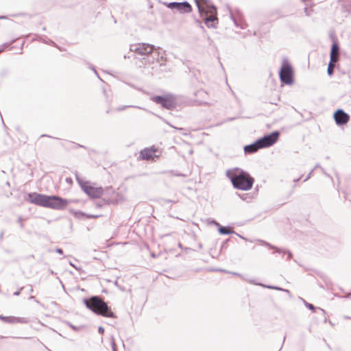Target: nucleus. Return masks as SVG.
I'll return each mask as SVG.
<instances>
[{
  "label": "nucleus",
  "mask_w": 351,
  "mask_h": 351,
  "mask_svg": "<svg viewBox=\"0 0 351 351\" xmlns=\"http://www.w3.org/2000/svg\"><path fill=\"white\" fill-rule=\"evenodd\" d=\"M27 200L35 205L58 210L65 209L72 202V200L59 196L47 195L37 193H28Z\"/></svg>",
  "instance_id": "1"
},
{
  "label": "nucleus",
  "mask_w": 351,
  "mask_h": 351,
  "mask_svg": "<svg viewBox=\"0 0 351 351\" xmlns=\"http://www.w3.org/2000/svg\"><path fill=\"white\" fill-rule=\"evenodd\" d=\"M226 177L230 179L234 188L248 191L252 189L254 180L250 174L239 168H232L226 171Z\"/></svg>",
  "instance_id": "2"
},
{
  "label": "nucleus",
  "mask_w": 351,
  "mask_h": 351,
  "mask_svg": "<svg viewBox=\"0 0 351 351\" xmlns=\"http://www.w3.org/2000/svg\"><path fill=\"white\" fill-rule=\"evenodd\" d=\"M84 301L86 306L96 314L107 317H116L108 304L98 296H93Z\"/></svg>",
  "instance_id": "3"
},
{
  "label": "nucleus",
  "mask_w": 351,
  "mask_h": 351,
  "mask_svg": "<svg viewBox=\"0 0 351 351\" xmlns=\"http://www.w3.org/2000/svg\"><path fill=\"white\" fill-rule=\"evenodd\" d=\"M279 76L280 80L286 84H291L293 82V69L291 66L286 59L283 60L282 64L279 72Z\"/></svg>",
  "instance_id": "4"
},
{
  "label": "nucleus",
  "mask_w": 351,
  "mask_h": 351,
  "mask_svg": "<svg viewBox=\"0 0 351 351\" xmlns=\"http://www.w3.org/2000/svg\"><path fill=\"white\" fill-rule=\"evenodd\" d=\"M196 5L201 15L204 14L217 15V8L208 0H195Z\"/></svg>",
  "instance_id": "5"
},
{
  "label": "nucleus",
  "mask_w": 351,
  "mask_h": 351,
  "mask_svg": "<svg viewBox=\"0 0 351 351\" xmlns=\"http://www.w3.org/2000/svg\"><path fill=\"white\" fill-rule=\"evenodd\" d=\"M279 136L280 132L278 131H274L258 139L257 144L260 145L261 149L268 147L273 145L278 141Z\"/></svg>",
  "instance_id": "6"
},
{
  "label": "nucleus",
  "mask_w": 351,
  "mask_h": 351,
  "mask_svg": "<svg viewBox=\"0 0 351 351\" xmlns=\"http://www.w3.org/2000/svg\"><path fill=\"white\" fill-rule=\"evenodd\" d=\"M162 3L170 9L177 10L181 14L189 13L192 10L191 5L187 1L170 3L163 2Z\"/></svg>",
  "instance_id": "7"
},
{
  "label": "nucleus",
  "mask_w": 351,
  "mask_h": 351,
  "mask_svg": "<svg viewBox=\"0 0 351 351\" xmlns=\"http://www.w3.org/2000/svg\"><path fill=\"white\" fill-rule=\"evenodd\" d=\"M154 50V46L147 43H138L130 46V51L139 55H149Z\"/></svg>",
  "instance_id": "8"
},
{
  "label": "nucleus",
  "mask_w": 351,
  "mask_h": 351,
  "mask_svg": "<svg viewBox=\"0 0 351 351\" xmlns=\"http://www.w3.org/2000/svg\"><path fill=\"white\" fill-rule=\"evenodd\" d=\"M83 191L92 198H98L101 196L103 189L101 187H93L87 182L82 183L79 180Z\"/></svg>",
  "instance_id": "9"
},
{
  "label": "nucleus",
  "mask_w": 351,
  "mask_h": 351,
  "mask_svg": "<svg viewBox=\"0 0 351 351\" xmlns=\"http://www.w3.org/2000/svg\"><path fill=\"white\" fill-rule=\"evenodd\" d=\"M151 99L155 103L160 104L168 110H172L176 107L175 100L171 97L154 96Z\"/></svg>",
  "instance_id": "10"
},
{
  "label": "nucleus",
  "mask_w": 351,
  "mask_h": 351,
  "mask_svg": "<svg viewBox=\"0 0 351 351\" xmlns=\"http://www.w3.org/2000/svg\"><path fill=\"white\" fill-rule=\"evenodd\" d=\"M333 117L337 125H342L347 123L350 119V116L342 109H338L334 113Z\"/></svg>",
  "instance_id": "11"
},
{
  "label": "nucleus",
  "mask_w": 351,
  "mask_h": 351,
  "mask_svg": "<svg viewBox=\"0 0 351 351\" xmlns=\"http://www.w3.org/2000/svg\"><path fill=\"white\" fill-rule=\"evenodd\" d=\"M0 319L2 321L9 323V324H27L29 323V320L27 318L25 317H14V316H3L0 315Z\"/></svg>",
  "instance_id": "12"
},
{
  "label": "nucleus",
  "mask_w": 351,
  "mask_h": 351,
  "mask_svg": "<svg viewBox=\"0 0 351 351\" xmlns=\"http://www.w3.org/2000/svg\"><path fill=\"white\" fill-rule=\"evenodd\" d=\"M156 149L154 147L145 148L140 152V158L143 160H150L153 159L156 155L155 153Z\"/></svg>",
  "instance_id": "13"
},
{
  "label": "nucleus",
  "mask_w": 351,
  "mask_h": 351,
  "mask_svg": "<svg viewBox=\"0 0 351 351\" xmlns=\"http://www.w3.org/2000/svg\"><path fill=\"white\" fill-rule=\"evenodd\" d=\"M230 18L237 27L242 29L246 27L247 25L243 23L242 17L239 13L234 14L231 12Z\"/></svg>",
  "instance_id": "14"
},
{
  "label": "nucleus",
  "mask_w": 351,
  "mask_h": 351,
  "mask_svg": "<svg viewBox=\"0 0 351 351\" xmlns=\"http://www.w3.org/2000/svg\"><path fill=\"white\" fill-rule=\"evenodd\" d=\"M153 53V58L156 59V62L160 64V65H162L163 64V62L165 61V51H162L159 48L156 49L154 47V50L152 51Z\"/></svg>",
  "instance_id": "15"
},
{
  "label": "nucleus",
  "mask_w": 351,
  "mask_h": 351,
  "mask_svg": "<svg viewBox=\"0 0 351 351\" xmlns=\"http://www.w3.org/2000/svg\"><path fill=\"white\" fill-rule=\"evenodd\" d=\"M204 23L208 28H216L218 19L216 15H211L204 19Z\"/></svg>",
  "instance_id": "16"
},
{
  "label": "nucleus",
  "mask_w": 351,
  "mask_h": 351,
  "mask_svg": "<svg viewBox=\"0 0 351 351\" xmlns=\"http://www.w3.org/2000/svg\"><path fill=\"white\" fill-rule=\"evenodd\" d=\"M339 47L337 43H334L332 45L330 58L331 62H337L339 59Z\"/></svg>",
  "instance_id": "17"
},
{
  "label": "nucleus",
  "mask_w": 351,
  "mask_h": 351,
  "mask_svg": "<svg viewBox=\"0 0 351 351\" xmlns=\"http://www.w3.org/2000/svg\"><path fill=\"white\" fill-rule=\"evenodd\" d=\"M261 149L259 144H257V141L254 143L245 145L244 147V152L245 154H253Z\"/></svg>",
  "instance_id": "18"
},
{
  "label": "nucleus",
  "mask_w": 351,
  "mask_h": 351,
  "mask_svg": "<svg viewBox=\"0 0 351 351\" xmlns=\"http://www.w3.org/2000/svg\"><path fill=\"white\" fill-rule=\"evenodd\" d=\"M215 223L219 227V232L221 234H230L234 233V231L230 230L227 227L221 226L218 223Z\"/></svg>",
  "instance_id": "19"
},
{
  "label": "nucleus",
  "mask_w": 351,
  "mask_h": 351,
  "mask_svg": "<svg viewBox=\"0 0 351 351\" xmlns=\"http://www.w3.org/2000/svg\"><path fill=\"white\" fill-rule=\"evenodd\" d=\"M250 283H252V284H254V285H261V286H263V287H265L268 289H276V290H281V291H286V292H289L288 290L287 289H282L278 287H275V286H270V285H267V286H265V285H263L262 284H259V283H256L254 282L252 280H247Z\"/></svg>",
  "instance_id": "20"
},
{
  "label": "nucleus",
  "mask_w": 351,
  "mask_h": 351,
  "mask_svg": "<svg viewBox=\"0 0 351 351\" xmlns=\"http://www.w3.org/2000/svg\"><path fill=\"white\" fill-rule=\"evenodd\" d=\"M336 62H331V59L330 60V62L328 66L327 73L328 75H332L333 73L334 68H335V63Z\"/></svg>",
  "instance_id": "21"
},
{
  "label": "nucleus",
  "mask_w": 351,
  "mask_h": 351,
  "mask_svg": "<svg viewBox=\"0 0 351 351\" xmlns=\"http://www.w3.org/2000/svg\"><path fill=\"white\" fill-rule=\"evenodd\" d=\"M274 249L276 250V252L277 253H279V254H280V253H284V254L287 253L288 254V259H290L292 257V254L290 252H289V251H287L285 250H282V249L278 248L276 247Z\"/></svg>",
  "instance_id": "22"
},
{
  "label": "nucleus",
  "mask_w": 351,
  "mask_h": 351,
  "mask_svg": "<svg viewBox=\"0 0 351 351\" xmlns=\"http://www.w3.org/2000/svg\"><path fill=\"white\" fill-rule=\"evenodd\" d=\"M257 241H258V243H260L261 244H262V245H265V246L269 247V248H276V247H275V246H274V245H271V244H270V243H269L268 242L265 241H263V240L258 239V240H257Z\"/></svg>",
  "instance_id": "23"
},
{
  "label": "nucleus",
  "mask_w": 351,
  "mask_h": 351,
  "mask_svg": "<svg viewBox=\"0 0 351 351\" xmlns=\"http://www.w3.org/2000/svg\"><path fill=\"white\" fill-rule=\"evenodd\" d=\"M130 107L137 108L136 106H122L116 108L115 110L120 112V111L125 110V109H127L128 108H130Z\"/></svg>",
  "instance_id": "24"
},
{
  "label": "nucleus",
  "mask_w": 351,
  "mask_h": 351,
  "mask_svg": "<svg viewBox=\"0 0 351 351\" xmlns=\"http://www.w3.org/2000/svg\"><path fill=\"white\" fill-rule=\"evenodd\" d=\"M239 197L242 199L243 200L248 201V199H251L246 194H239Z\"/></svg>",
  "instance_id": "25"
},
{
  "label": "nucleus",
  "mask_w": 351,
  "mask_h": 351,
  "mask_svg": "<svg viewBox=\"0 0 351 351\" xmlns=\"http://www.w3.org/2000/svg\"><path fill=\"white\" fill-rule=\"evenodd\" d=\"M313 171H314V169H312V170L311 171V172L307 175V176L306 177V178L304 180V182L307 181V180L311 178V175H312V173H313Z\"/></svg>",
  "instance_id": "26"
},
{
  "label": "nucleus",
  "mask_w": 351,
  "mask_h": 351,
  "mask_svg": "<svg viewBox=\"0 0 351 351\" xmlns=\"http://www.w3.org/2000/svg\"><path fill=\"white\" fill-rule=\"evenodd\" d=\"M305 304H306V306L309 309H311V310L314 311V310H315V306H314L313 304H311L306 303Z\"/></svg>",
  "instance_id": "27"
},
{
  "label": "nucleus",
  "mask_w": 351,
  "mask_h": 351,
  "mask_svg": "<svg viewBox=\"0 0 351 351\" xmlns=\"http://www.w3.org/2000/svg\"><path fill=\"white\" fill-rule=\"evenodd\" d=\"M13 41H12L11 43H4L1 45V47L3 48V49H5L6 47H9L10 45L12 43Z\"/></svg>",
  "instance_id": "28"
},
{
  "label": "nucleus",
  "mask_w": 351,
  "mask_h": 351,
  "mask_svg": "<svg viewBox=\"0 0 351 351\" xmlns=\"http://www.w3.org/2000/svg\"><path fill=\"white\" fill-rule=\"evenodd\" d=\"M304 12L306 16L311 15V10H309L307 8H304Z\"/></svg>",
  "instance_id": "29"
},
{
  "label": "nucleus",
  "mask_w": 351,
  "mask_h": 351,
  "mask_svg": "<svg viewBox=\"0 0 351 351\" xmlns=\"http://www.w3.org/2000/svg\"><path fill=\"white\" fill-rule=\"evenodd\" d=\"M98 332L99 334H103L104 332V328L102 326H99L98 328Z\"/></svg>",
  "instance_id": "30"
},
{
  "label": "nucleus",
  "mask_w": 351,
  "mask_h": 351,
  "mask_svg": "<svg viewBox=\"0 0 351 351\" xmlns=\"http://www.w3.org/2000/svg\"><path fill=\"white\" fill-rule=\"evenodd\" d=\"M84 215H85V214H84ZM86 217L87 218H96V217H97V215H86Z\"/></svg>",
  "instance_id": "31"
},
{
  "label": "nucleus",
  "mask_w": 351,
  "mask_h": 351,
  "mask_svg": "<svg viewBox=\"0 0 351 351\" xmlns=\"http://www.w3.org/2000/svg\"><path fill=\"white\" fill-rule=\"evenodd\" d=\"M21 221H22V219H21V217H19V219H18V221L20 223L21 228H23V224Z\"/></svg>",
  "instance_id": "32"
},
{
  "label": "nucleus",
  "mask_w": 351,
  "mask_h": 351,
  "mask_svg": "<svg viewBox=\"0 0 351 351\" xmlns=\"http://www.w3.org/2000/svg\"><path fill=\"white\" fill-rule=\"evenodd\" d=\"M22 289H23V287H21V288L20 289V290H19V291H17L14 292V295H19L20 294V293H21V290H22Z\"/></svg>",
  "instance_id": "33"
},
{
  "label": "nucleus",
  "mask_w": 351,
  "mask_h": 351,
  "mask_svg": "<svg viewBox=\"0 0 351 351\" xmlns=\"http://www.w3.org/2000/svg\"><path fill=\"white\" fill-rule=\"evenodd\" d=\"M56 252L58 253V254H62V250L60 249V248H57L56 250Z\"/></svg>",
  "instance_id": "34"
},
{
  "label": "nucleus",
  "mask_w": 351,
  "mask_h": 351,
  "mask_svg": "<svg viewBox=\"0 0 351 351\" xmlns=\"http://www.w3.org/2000/svg\"><path fill=\"white\" fill-rule=\"evenodd\" d=\"M91 69L93 70L94 73H95V75L100 79L97 71L95 70V69L93 66L91 67Z\"/></svg>",
  "instance_id": "35"
},
{
  "label": "nucleus",
  "mask_w": 351,
  "mask_h": 351,
  "mask_svg": "<svg viewBox=\"0 0 351 351\" xmlns=\"http://www.w3.org/2000/svg\"><path fill=\"white\" fill-rule=\"evenodd\" d=\"M320 169L325 175L330 178V175H328L322 167H320Z\"/></svg>",
  "instance_id": "36"
},
{
  "label": "nucleus",
  "mask_w": 351,
  "mask_h": 351,
  "mask_svg": "<svg viewBox=\"0 0 351 351\" xmlns=\"http://www.w3.org/2000/svg\"><path fill=\"white\" fill-rule=\"evenodd\" d=\"M29 300H34L36 302H38V301L35 299V297L32 295L29 297Z\"/></svg>",
  "instance_id": "37"
},
{
  "label": "nucleus",
  "mask_w": 351,
  "mask_h": 351,
  "mask_svg": "<svg viewBox=\"0 0 351 351\" xmlns=\"http://www.w3.org/2000/svg\"><path fill=\"white\" fill-rule=\"evenodd\" d=\"M233 275L241 277V275L239 273H232Z\"/></svg>",
  "instance_id": "38"
},
{
  "label": "nucleus",
  "mask_w": 351,
  "mask_h": 351,
  "mask_svg": "<svg viewBox=\"0 0 351 351\" xmlns=\"http://www.w3.org/2000/svg\"><path fill=\"white\" fill-rule=\"evenodd\" d=\"M320 167H320V165H319V164H317V165L315 166V167H314V169H313L315 170V169H317V168H320Z\"/></svg>",
  "instance_id": "39"
},
{
  "label": "nucleus",
  "mask_w": 351,
  "mask_h": 351,
  "mask_svg": "<svg viewBox=\"0 0 351 351\" xmlns=\"http://www.w3.org/2000/svg\"><path fill=\"white\" fill-rule=\"evenodd\" d=\"M112 349H113V351H115V349H114V342L112 343Z\"/></svg>",
  "instance_id": "40"
},
{
  "label": "nucleus",
  "mask_w": 351,
  "mask_h": 351,
  "mask_svg": "<svg viewBox=\"0 0 351 351\" xmlns=\"http://www.w3.org/2000/svg\"><path fill=\"white\" fill-rule=\"evenodd\" d=\"M70 265H71V266H73V267H75V269H77V267L73 265V263H70Z\"/></svg>",
  "instance_id": "41"
},
{
  "label": "nucleus",
  "mask_w": 351,
  "mask_h": 351,
  "mask_svg": "<svg viewBox=\"0 0 351 351\" xmlns=\"http://www.w3.org/2000/svg\"><path fill=\"white\" fill-rule=\"evenodd\" d=\"M3 50H4V49H3V48H2V47H0V51H1V52H2Z\"/></svg>",
  "instance_id": "42"
},
{
  "label": "nucleus",
  "mask_w": 351,
  "mask_h": 351,
  "mask_svg": "<svg viewBox=\"0 0 351 351\" xmlns=\"http://www.w3.org/2000/svg\"><path fill=\"white\" fill-rule=\"evenodd\" d=\"M351 297V293H349L348 295H347V298H350Z\"/></svg>",
  "instance_id": "43"
},
{
  "label": "nucleus",
  "mask_w": 351,
  "mask_h": 351,
  "mask_svg": "<svg viewBox=\"0 0 351 351\" xmlns=\"http://www.w3.org/2000/svg\"><path fill=\"white\" fill-rule=\"evenodd\" d=\"M5 19V16H0V19Z\"/></svg>",
  "instance_id": "44"
},
{
  "label": "nucleus",
  "mask_w": 351,
  "mask_h": 351,
  "mask_svg": "<svg viewBox=\"0 0 351 351\" xmlns=\"http://www.w3.org/2000/svg\"><path fill=\"white\" fill-rule=\"evenodd\" d=\"M178 246H179V247L182 248V245H181V243H179Z\"/></svg>",
  "instance_id": "45"
},
{
  "label": "nucleus",
  "mask_w": 351,
  "mask_h": 351,
  "mask_svg": "<svg viewBox=\"0 0 351 351\" xmlns=\"http://www.w3.org/2000/svg\"><path fill=\"white\" fill-rule=\"evenodd\" d=\"M32 291H33V289H32V288L30 289V290H29V292H32Z\"/></svg>",
  "instance_id": "46"
},
{
  "label": "nucleus",
  "mask_w": 351,
  "mask_h": 351,
  "mask_svg": "<svg viewBox=\"0 0 351 351\" xmlns=\"http://www.w3.org/2000/svg\"><path fill=\"white\" fill-rule=\"evenodd\" d=\"M71 328H72L73 329L75 330V326H71Z\"/></svg>",
  "instance_id": "47"
},
{
  "label": "nucleus",
  "mask_w": 351,
  "mask_h": 351,
  "mask_svg": "<svg viewBox=\"0 0 351 351\" xmlns=\"http://www.w3.org/2000/svg\"><path fill=\"white\" fill-rule=\"evenodd\" d=\"M300 178H298V179H297V180H295L294 181H295V182H298V181H299V180H300Z\"/></svg>",
  "instance_id": "48"
},
{
  "label": "nucleus",
  "mask_w": 351,
  "mask_h": 351,
  "mask_svg": "<svg viewBox=\"0 0 351 351\" xmlns=\"http://www.w3.org/2000/svg\"><path fill=\"white\" fill-rule=\"evenodd\" d=\"M221 271H223V272H227L225 270H223V269H220Z\"/></svg>",
  "instance_id": "49"
}]
</instances>
